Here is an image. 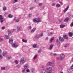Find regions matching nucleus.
Returning a JSON list of instances; mask_svg holds the SVG:
<instances>
[{"mask_svg":"<svg viewBox=\"0 0 73 73\" xmlns=\"http://www.w3.org/2000/svg\"><path fill=\"white\" fill-rule=\"evenodd\" d=\"M8 17H9V18H12V17H13V15L11 14H9L8 15Z\"/></svg>","mask_w":73,"mask_h":73,"instance_id":"21","label":"nucleus"},{"mask_svg":"<svg viewBox=\"0 0 73 73\" xmlns=\"http://www.w3.org/2000/svg\"><path fill=\"white\" fill-rule=\"evenodd\" d=\"M54 40V37H52L49 40V42L50 43L52 42V41Z\"/></svg>","mask_w":73,"mask_h":73,"instance_id":"10","label":"nucleus"},{"mask_svg":"<svg viewBox=\"0 0 73 73\" xmlns=\"http://www.w3.org/2000/svg\"><path fill=\"white\" fill-rule=\"evenodd\" d=\"M39 36L40 37H42V36H43V33H41L39 35Z\"/></svg>","mask_w":73,"mask_h":73,"instance_id":"33","label":"nucleus"},{"mask_svg":"<svg viewBox=\"0 0 73 73\" xmlns=\"http://www.w3.org/2000/svg\"><path fill=\"white\" fill-rule=\"evenodd\" d=\"M42 50L41 48L39 49L38 50V53H41V52H42Z\"/></svg>","mask_w":73,"mask_h":73,"instance_id":"24","label":"nucleus"},{"mask_svg":"<svg viewBox=\"0 0 73 73\" xmlns=\"http://www.w3.org/2000/svg\"><path fill=\"white\" fill-rule=\"evenodd\" d=\"M69 5H68L67 6V7L66 8L65 10H64V13H65V12L69 9Z\"/></svg>","mask_w":73,"mask_h":73,"instance_id":"14","label":"nucleus"},{"mask_svg":"<svg viewBox=\"0 0 73 73\" xmlns=\"http://www.w3.org/2000/svg\"><path fill=\"white\" fill-rule=\"evenodd\" d=\"M33 21L34 23H36L37 21V19L36 18H35L33 19Z\"/></svg>","mask_w":73,"mask_h":73,"instance_id":"18","label":"nucleus"},{"mask_svg":"<svg viewBox=\"0 0 73 73\" xmlns=\"http://www.w3.org/2000/svg\"><path fill=\"white\" fill-rule=\"evenodd\" d=\"M72 61H73V58H72Z\"/></svg>","mask_w":73,"mask_h":73,"instance_id":"63","label":"nucleus"},{"mask_svg":"<svg viewBox=\"0 0 73 73\" xmlns=\"http://www.w3.org/2000/svg\"><path fill=\"white\" fill-rule=\"evenodd\" d=\"M3 56L4 57H7V52H3Z\"/></svg>","mask_w":73,"mask_h":73,"instance_id":"9","label":"nucleus"},{"mask_svg":"<svg viewBox=\"0 0 73 73\" xmlns=\"http://www.w3.org/2000/svg\"><path fill=\"white\" fill-rule=\"evenodd\" d=\"M35 38H36V39L39 38H40V36H39V35H36L35 37Z\"/></svg>","mask_w":73,"mask_h":73,"instance_id":"17","label":"nucleus"},{"mask_svg":"<svg viewBox=\"0 0 73 73\" xmlns=\"http://www.w3.org/2000/svg\"><path fill=\"white\" fill-rule=\"evenodd\" d=\"M36 28H34L33 29V30L31 31V33H33L34 32H35L36 31Z\"/></svg>","mask_w":73,"mask_h":73,"instance_id":"20","label":"nucleus"},{"mask_svg":"<svg viewBox=\"0 0 73 73\" xmlns=\"http://www.w3.org/2000/svg\"><path fill=\"white\" fill-rule=\"evenodd\" d=\"M6 57L7 60H10V59H11V58H12V57L10 55H8Z\"/></svg>","mask_w":73,"mask_h":73,"instance_id":"11","label":"nucleus"},{"mask_svg":"<svg viewBox=\"0 0 73 73\" xmlns=\"http://www.w3.org/2000/svg\"><path fill=\"white\" fill-rule=\"evenodd\" d=\"M42 5V3H40L39 4V7H41Z\"/></svg>","mask_w":73,"mask_h":73,"instance_id":"43","label":"nucleus"},{"mask_svg":"<svg viewBox=\"0 0 73 73\" xmlns=\"http://www.w3.org/2000/svg\"><path fill=\"white\" fill-rule=\"evenodd\" d=\"M0 23L1 24H3V22H4V21L2 20H0Z\"/></svg>","mask_w":73,"mask_h":73,"instance_id":"49","label":"nucleus"},{"mask_svg":"<svg viewBox=\"0 0 73 73\" xmlns=\"http://www.w3.org/2000/svg\"><path fill=\"white\" fill-rule=\"evenodd\" d=\"M63 36L64 38L65 39H68V36L67 35H64Z\"/></svg>","mask_w":73,"mask_h":73,"instance_id":"15","label":"nucleus"},{"mask_svg":"<svg viewBox=\"0 0 73 73\" xmlns=\"http://www.w3.org/2000/svg\"><path fill=\"white\" fill-rule=\"evenodd\" d=\"M19 21H20V19L19 18H18L15 20V22L16 23H18V22H19Z\"/></svg>","mask_w":73,"mask_h":73,"instance_id":"27","label":"nucleus"},{"mask_svg":"<svg viewBox=\"0 0 73 73\" xmlns=\"http://www.w3.org/2000/svg\"><path fill=\"white\" fill-rule=\"evenodd\" d=\"M68 35L70 37L72 36V33L71 32H69L68 33Z\"/></svg>","mask_w":73,"mask_h":73,"instance_id":"22","label":"nucleus"},{"mask_svg":"<svg viewBox=\"0 0 73 73\" xmlns=\"http://www.w3.org/2000/svg\"><path fill=\"white\" fill-rule=\"evenodd\" d=\"M5 29V27H2V30H4V29Z\"/></svg>","mask_w":73,"mask_h":73,"instance_id":"55","label":"nucleus"},{"mask_svg":"<svg viewBox=\"0 0 73 73\" xmlns=\"http://www.w3.org/2000/svg\"><path fill=\"white\" fill-rule=\"evenodd\" d=\"M26 71L27 72H30V70H29V69H27Z\"/></svg>","mask_w":73,"mask_h":73,"instance_id":"46","label":"nucleus"},{"mask_svg":"<svg viewBox=\"0 0 73 73\" xmlns=\"http://www.w3.org/2000/svg\"><path fill=\"white\" fill-rule=\"evenodd\" d=\"M56 59H57V60H59V59H60V58H59V57H57L56 58Z\"/></svg>","mask_w":73,"mask_h":73,"instance_id":"60","label":"nucleus"},{"mask_svg":"<svg viewBox=\"0 0 73 73\" xmlns=\"http://www.w3.org/2000/svg\"><path fill=\"white\" fill-rule=\"evenodd\" d=\"M37 44H34L33 45L34 48H36L37 47Z\"/></svg>","mask_w":73,"mask_h":73,"instance_id":"39","label":"nucleus"},{"mask_svg":"<svg viewBox=\"0 0 73 73\" xmlns=\"http://www.w3.org/2000/svg\"><path fill=\"white\" fill-rule=\"evenodd\" d=\"M15 30L16 29H13L11 30H8L7 31V32H8V35H6L4 36V38H6V39H9V35L11 36V35H12V34L13 32H15Z\"/></svg>","mask_w":73,"mask_h":73,"instance_id":"1","label":"nucleus"},{"mask_svg":"<svg viewBox=\"0 0 73 73\" xmlns=\"http://www.w3.org/2000/svg\"><path fill=\"white\" fill-rule=\"evenodd\" d=\"M52 64V62H48V63H47V65H51V64Z\"/></svg>","mask_w":73,"mask_h":73,"instance_id":"29","label":"nucleus"},{"mask_svg":"<svg viewBox=\"0 0 73 73\" xmlns=\"http://www.w3.org/2000/svg\"><path fill=\"white\" fill-rule=\"evenodd\" d=\"M37 57V55H36L34 57L33 59L34 60H35L36 59V58Z\"/></svg>","mask_w":73,"mask_h":73,"instance_id":"37","label":"nucleus"},{"mask_svg":"<svg viewBox=\"0 0 73 73\" xmlns=\"http://www.w3.org/2000/svg\"><path fill=\"white\" fill-rule=\"evenodd\" d=\"M69 18L68 17H67L66 18V19H64V22H67L69 20Z\"/></svg>","mask_w":73,"mask_h":73,"instance_id":"16","label":"nucleus"},{"mask_svg":"<svg viewBox=\"0 0 73 73\" xmlns=\"http://www.w3.org/2000/svg\"><path fill=\"white\" fill-rule=\"evenodd\" d=\"M25 69H24V70L22 71V73H24L25 72Z\"/></svg>","mask_w":73,"mask_h":73,"instance_id":"50","label":"nucleus"},{"mask_svg":"<svg viewBox=\"0 0 73 73\" xmlns=\"http://www.w3.org/2000/svg\"><path fill=\"white\" fill-rule=\"evenodd\" d=\"M38 2V0H34V2L35 3H37Z\"/></svg>","mask_w":73,"mask_h":73,"instance_id":"44","label":"nucleus"},{"mask_svg":"<svg viewBox=\"0 0 73 73\" xmlns=\"http://www.w3.org/2000/svg\"><path fill=\"white\" fill-rule=\"evenodd\" d=\"M60 60H63L64 58L65 57V55L63 54H61L60 56Z\"/></svg>","mask_w":73,"mask_h":73,"instance_id":"4","label":"nucleus"},{"mask_svg":"<svg viewBox=\"0 0 73 73\" xmlns=\"http://www.w3.org/2000/svg\"><path fill=\"white\" fill-rule=\"evenodd\" d=\"M52 64H54V60H52Z\"/></svg>","mask_w":73,"mask_h":73,"instance_id":"57","label":"nucleus"},{"mask_svg":"<svg viewBox=\"0 0 73 73\" xmlns=\"http://www.w3.org/2000/svg\"><path fill=\"white\" fill-rule=\"evenodd\" d=\"M56 6L57 7V8H59V7H60V5L59 4H58L56 5Z\"/></svg>","mask_w":73,"mask_h":73,"instance_id":"40","label":"nucleus"},{"mask_svg":"<svg viewBox=\"0 0 73 73\" xmlns=\"http://www.w3.org/2000/svg\"><path fill=\"white\" fill-rule=\"evenodd\" d=\"M3 41H4V39L3 38H0V41H1V42Z\"/></svg>","mask_w":73,"mask_h":73,"instance_id":"34","label":"nucleus"},{"mask_svg":"<svg viewBox=\"0 0 73 73\" xmlns=\"http://www.w3.org/2000/svg\"><path fill=\"white\" fill-rule=\"evenodd\" d=\"M41 72L42 73H50L52 72V71H46V70L44 69H42L41 70Z\"/></svg>","mask_w":73,"mask_h":73,"instance_id":"3","label":"nucleus"},{"mask_svg":"<svg viewBox=\"0 0 73 73\" xmlns=\"http://www.w3.org/2000/svg\"><path fill=\"white\" fill-rule=\"evenodd\" d=\"M12 46L13 48H17V47H18L19 46L17 45V44L16 43H15L13 44L12 45Z\"/></svg>","mask_w":73,"mask_h":73,"instance_id":"6","label":"nucleus"},{"mask_svg":"<svg viewBox=\"0 0 73 73\" xmlns=\"http://www.w3.org/2000/svg\"><path fill=\"white\" fill-rule=\"evenodd\" d=\"M53 44H51L50 45V48H49V49L50 50H52V48H53Z\"/></svg>","mask_w":73,"mask_h":73,"instance_id":"13","label":"nucleus"},{"mask_svg":"<svg viewBox=\"0 0 73 73\" xmlns=\"http://www.w3.org/2000/svg\"><path fill=\"white\" fill-rule=\"evenodd\" d=\"M24 67L25 68V69H28V65L26 64L24 65Z\"/></svg>","mask_w":73,"mask_h":73,"instance_id":"23","label":"nucleus"},{"mask_svg":"<svg viewBox=\"0 0 73 73\" xmlns=\"http://www.w3.org/2000/svg\"><path fill=\"white\" fill-rule=\"evenodd\" d=\"M21 29H22V28H21V27L20 26H18L17 27V31H18V32H19V31H21Z\"/></svg>","mask_w":73,"mask_h":73,"instance_id":"5","label":"nucleus"},{"mask_svg":"<svg viewBox=\"0 0 73 73\" xmlns=\"http://www.w3.org/2000/svg\"><path fill=\"white\" fill-rule=\"evenodd\" d=\"M1 69L2 70H5V67H2L1 68Z\"/></svg>","mask_w":73,"mask_h":73,"instance_id":"41","label":"nucleus"},{"mask_svg":"<svg viewBox=\"0 0 73 73\" xmlns=\"http://www.w3.org/2000/svg\"><path fill=\"white\" fill-rule=\"evenodd\" d=\"M42 68H45V67L44 66V65H42Z\"/></svg>","mask_w":73,"mask_h":73,"instance_id":"56","label":"nucleus"},{"mask_svg":"<svg viewBox=\"0 0 73 73\" xmlns=\"http://www.w3.org/2000/svg\"><path fill=\"white\" fill-rule=\"evenodd\" d=\"M3 58V56L2 55L0 54V60H1Z\"/></svg>","mask_w":73,"mask_h":73,"instance_id":"45","label":"nucleus"},{"mask_svg":"<svg viewBox=\"0 0 73 73\" xmlns=\"http://www.w3.org/2000/svg\"><path fill=\"white\" fill-rule=\"evenodd\" d=\"M41 22V20L40 18H38L37 19V23H39Z\"/></svg>","mask_w":73,"mask_h":73,"instance_id":"26","label":"nucleus"},{"mask_svg":"<svg viewBox=\"0 0 73 73\" xmlns=\"http://www.w3.org/2000/svg\"><path fill=\"white\" fill-rule=\"evenodd\" d=\"M32 16V14H29V15H28V17H31Z\"/></svg>","mask_w":73,"mask_h":73,"instance_id":"48","label":"nucleus"},{"mask_svg":"<svg viewBox=\"0 0 73 73\" xmlns=\"http://www.w3.org/2000/svg\"><path fill=\"white\" fill-rule=\"evenodd\" d=\"M60 4L62 5L63 3H62V2H60Z\"/></svg>","mask_w":73,"mask_h":73,"instance_id":"61","label":"nucleus"},{"mask_svg":"<svg viewBox=\"0 0 73 73\" xmlns=\"http://www.w3.org/2000/svg\"><path fill=\"white\" fill-rule=\"evenodd\" d=\"M53 54V53L52 52H51L50 53V56H52Z\"/></svg>","mask_w":73,"mask_h":73,"instance_id":"52","label":"nucleus"},{"mask_svg":"<svg viewBox=\"0 0 73 73\" xmlns=\"http://www.w3.org/2000/svg\"><path fill=\"white\" fill-rule=\"evenodd\" d=\"M15 19H16V18H14V20H15Z\"/></svg>","mask_w":73,"mask_h":73,"instance_id":"62","label":"nucleus"},{"mask_svg":"<svg viewBox=\"0 0 73 73\" xmlns=\"http://www.w3.org/2000/svg\"><path fill=\"white\" fill-rule=\"evenodd\" d=\"M3 19V17L1 15H0V20H2Z\"/></svg>","mask_w":73,"mask_h":73,"instance_id":"31","label":"nucleus"},{"mask_svg":"<svg viewBox=\"0 0 73 73\" xmlns=\"http://www.w3.org/2000/svg\"><path fill=\"white\" fill-rule=\"evenodd\" d=\"M3 11H6L7 10V7L5 6H4L3 7Z\"/></svg>","mask_w":73,"mask_h":73,"instance_id":"25","label":"nucleus"},{"mask_svg":"<svg viewBox=\"0 0 73 73\" xmlns=\"http://www.w3.org/2000/svg\"><path fill=\"white\" fill-rule=\"evenodd\" d=\"M52 69V68L51 67H49L47 68V70H51Z\"/></svg>","mask_w":73,"mask_h":73,"instance_id":"30","label":"nucleus"},{"mask_svg":"<svg viewBox=\"0 0 73 73\" xmlns=\"http://www.w3.org/2000/svg\"><path fill=\"white\" fill-rule=\"evenodd\" d=\"M56 42L57 44H58L60 43V41L58 39H56Z\"/></svg>","mask_w":73,"mask_h":73,"instance_id":"12","label":"nucleus"},{"mask_svg":"<svg viewBox=\"0 0 73 73\" xmlns=\"http://www.w3.org/2000/svg\"><path fill=\"white\" fill-rule=\"evenodd\" d=\"M69 45V44H65L64 46V47L65 48H66V47H67V46H68Z\"/></svg>","mask_w":73,"mask_h":73,"instance_id":"35","label":"nucleus"},{"mask_svg":"<svg viewBox=\"0 0 73 73\" xmlns=\"http://www.w3.org/2000/svg\"><path fill=\"white\" fill-rule=\"evenodd\" d=\"M14 62L16 64H17L18 63V61L17 60H15L14 61Z\"/></svg>","mask_w":73,"mask_h":73,"instance_id":"42","label":"nucleus"},{"mask_svg":"<svg viewBox=\"0 0 73 73\" xmlns=\"http://www.w3.org/2000/svg\"><path fill=\"white\" fill-rule=\"evenodd\" d=\"M53 35V33L52 32H51L50 33V34L49 35V36H52V35Z\"/></svg>","mask_w":73,"mask_h":73,"instance_id":"38","label":"nucleus"},{"mask_svg":"<svg viewBox=\"0 0 73 73\" xmlns=\"http://www.w3.org/2000/svg\"><path fill=\"white\" fill-rule=\"evenodd\" d=\"M59 40L60 41H64V39L62 37H59Z\"/></svg>","mask_w":73,"mask_h":73,"instance_id":"8","label":"nucleus"},{"mask_svg":"<svg viewBox=\"0 0 73 73\" xmlns=\"http://www.w3.org/2000/svg\"><path fill=\"white\" fill-rule=\"evenodd\" d=\"M52 6H54L55 5V3H54L52 4Z\"/></svg>","mask_w":73,"mask_h":73,"instance_id":"53","label":"nucleus"},{"mask_svg":"<svg viewBox=\"0 0 73 73\" xmlns=\"http://www.w3.org/2000/svg\"><path fill=\"white\" fill-rule=\"evenodd\" d=\"M65 25H60V28H64L65 27Z\"/></svg>","mask_w":73,"mask_h":73,"instance_id":"28","label":"nucleus"},{"mask_svg":"<svg viewBox=\"0 0 73 73\" xmlns=\"http://www.w3.org/2000/svg\"><path fill=\"white\" fill-rule=\"evenodd\" d=\"M31 70L32 73H33V72H35V70L34 68H31Z\"/></svg>","mask_w":73,"mask_h":73,"instance_id":"19","label":"nucleus"},{"mask_svg":"<svg viewBox=\"0 0 73 73\" xmlns=\"http://www.w3.org/2000/svg\"><path fill=\"white\" fill-rule=\"evenodd\" d=\"M22 41L23 42H27V40H24L23 39H22Z\"/></svg>","mask_w":73,"mask_h":73,"instance_id":"36","label":"nucleus"},{"mask_svg":"<svg viewBox=\"0 0 73 73\" xmlns=\"http://www.w3.org/2000/svg\"><path fill=\"white\" fill-rule=\"evenodd\" d=\"M60 73H63V72H61Z\"/></svg>","mask_w":73,"mask_h":73,"instance_id":"64","label":"nucleus"},{"mask_svg":"<svg viewBox=\"0 0 73 73\" xmlns=\"http://www.w3.org/2000/svg\"><path fill=\"white\" fill-rule=\"evenodd\" d=\"M27 28L29 30H31L32 28V27L31 26H29Z\"/></svg>","mask_w":73,"mask_h":73,"instance_id":"32","label":"nucleus"},{"mask_svg":"<svg viewBox=\"0 0 73 73\" xmlns=\"http://www.w3.org/2000/svg\"><path fill=\"white\" fill-rule=\"evenodd\" d=\"M25 59H24V58L22 57V58L21 59L20 61V63L21 65H22V64H24V63H25Z\"/></svg>","mask_w":73,"mask_h":73,"instance_id":"2","label":"nucleus"},{"mask_svg":"<svg viewBox=\"0 0 73 73\" xmlns=\"http://www.w3.org/2000/svg\"><path fill=\"white\" fill-rule=\"evenodd\" d=\"M30 10H31V11H32V10H33V7H31L30 8Z\"/></svg>","mask_w":73,"mask_h":73,"instance_id":"47","label":"nucleus"},{"mask_svg":"<svg viewBox=\"0 0 73 73\" xmlns=\"http://www.w3.org/2000/svg\"><path fill=\"white\" fill-rule=\"evenodd\" d=\"M14 3H16V2H17V0H14L13 1Z\"/></svg>","mask_w":73,"mask_h":73,"instance_id":"54","label":"nucleus"},{"mask_svg":"<svg viewBox=\"0 0 73 73\" xmlns=\"http://www.w3.org/2000/svg\"><path fill=\"white\" fill-rule=\"evenodd\" d=\"M1 53H2V50L1 49H0V54Z\"/></svg>","mask_w":73,"mask_h":73,"instance_id":"58","label":"nucleus"},{"mask_svg":"<svg viewBox=\"0 0 73 73\" xmlns=\"http://www.w3.org/2000/svg\"><path fill=\"white\" fill-rule=\"evenodd\" d=\"M13 39L12 38H10L9 39V42L10 44H12L13 43Z\"/></svg>","mask_w":73,"mask_h":73,"instance_id":"7","label":"nucleus"},{"mask_svg":"<svg viewBox=\"0 0 73 73\" xmlns=\"http://www.w3.org/2000/svg\"><path fill=\"white\" fill-rule=\"evenodd\" d=\"M46 40H48L49 39V38H48V37H46Z\"/></svg>","mask_w":73,"mask_h":73,"instance_id":"59","label":"nucleus"},{"mask_svg":"<svg viewBox=\"0 0 73 73\" xmlns=\"http://www.w3.org/2000/svg\"><path fill=\"white\" fill-rule=\"evenodd\" d=\"M70 26L72 27H73V22L71 23L70 24Z\"/></svg>","mask_w":73,"mask_h":73,"instance_id":"51","label":"nucleus"}]
</instances>
